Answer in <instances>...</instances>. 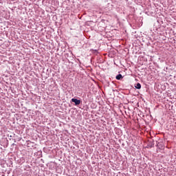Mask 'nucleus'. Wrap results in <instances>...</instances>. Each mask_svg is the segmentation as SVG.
Here are the masks:
<instances>
[{"instance_id":"nucleus-1","label":"nucleus","mask_w":176,"mask_h":176,"mask_svg":"<svg viewBox=\"0 0 176 176\" xmlns=\"http://www.w3.org/2000/svg\"><path fill=\"white\" fill-rule=\"evenodd\" d=\"M72 102H74L75 105H80L81 101L80 100H78L77 98H72Z\"/></svg>"},{"instance_id":"nucleus-2","label":"nucleus","mask_w":176,"mask_h":176,"mask_svg":"<svg viewBox=\"0 0 176 176\" xmlns=\"http://www.w3.org/2000/svg\"><path fill=\"white\" fill-rule=\"evenodd\" d=\"M123 76H122V74H118L116 76V78L117 79V80H120V79H122Z\"/></svg>"},{"instance_id":"nucleus-3","label":"nucleus","mask_w":176,"mask_h":176,"mask_svg":"<svg viewBox=\"0 0 176 176\" xmlns=\"http://www.w3.org/2000/svg\"><path fill=\"white\" fill-rule=\"evenodd\" d=\"M135 88H136V89H141V84L138 83V84L136 85V86H135Z\"/></svg>"}]
</instances>
